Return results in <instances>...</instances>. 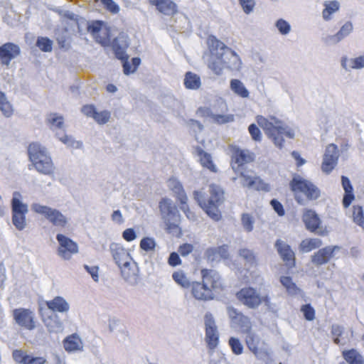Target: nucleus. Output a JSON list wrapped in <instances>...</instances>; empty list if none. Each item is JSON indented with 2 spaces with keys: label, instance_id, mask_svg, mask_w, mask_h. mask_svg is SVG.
Returning a JSON list of instances; mask_svg holds the SVG:
<instances>
[{
  "label": "nucleus",
  "instance_id": "obj_1",
  "mask_svg": "<svg viewBox=\"0 0 364 364\" xmlns=\"http://www.w3.org/2000/svg\"><path fill=\"white\" fill-rule=\"evenodd\" d=\"M206 43L210 53L208 67L215 75H220L224 69L240 70L242 61L233 50L213 35L208 36Z\"/></svg>",
  "mask_w": 364,
  "mask_h": 364
},
{
  "label": "nucleus",
  "instance_id": "obj_2",
  "mask_svg": "<svg viewBox=\"0 0 364 364\" xmlns=\"http://www.w3.org/2000/svg\"><path fill=\"white\" fill-rule=\"evenodd\" d=\"M256 120L267 136L280 149L283 146L284 136L289 139L294 136V132L282 120L274 116L265 117L258 115Z\"/></svg>",
  "mask_w": 364,
  "mask_h": 364
},
{
  "label": "nucleus",
  "instance_id": "obj_3",
  "mask_svg": "<svg viewBox=\"0 0 364 364\" xmlns=\"http://www.w3.org/2000/svg\"><path fill=\"white\" fill-rule=\"evenodd\" d=\"M48 309L52 312H48L44 308H39L38 312L41 319L49 332H57L62 328V323L59 321L55 312L64 313L69 310V304L61 296H55L53 299L46 301Z\"/></svg>",
  "mask_w": 364,
  "mask_h": 364
},
{
  "label": "nucleus",
  "instance_id": "obj_4",
  "mask_svg": "<svg viewBox=\"0 0 364 364\" xmlns=\"http://www.w3.org/2000/svg\"><path fill=\"white\" fill-rule=\"evenodd\" d=\"M209 192L210 196L206 199L201 191H195V199L210 218L215 221H218L221 219L218 207L224 200V192L215 183L209 186Z\"/></svg>",
  "mask_w": 364,
  "mask_h": 364
},
{
  "label": "nucleus",
  "instance_id": "obj_5",
  "mask_svg": "<svg viewBox=\"0 0 364 364\" xmlns=\"http://www.w3.org/2000/svg\"><path fill=\"white\" fill-rule=\"evenodd\" d=\"M255 160V154L247 149L235 147L232 149L231 166L235 172L240 175L243 182H262L256 177L253 171L246 170L244 166Z\"/></svg>",
  "mask_w": 364,
  "mask_h": 364
},
{
  "label": "nucleus",
  "instance_id": "obj_6",
  "mask_svg": "<svg viewBox=\"0 0 364 364\" xmlns=\"http://www.w3.org/2000/svg\"><path fill=\"white\" fill-rule=\"evenodd\" d=\"M232 311L235 314L233 318L239 322L241 333L245 335L244 341L247 348L257 355L262 351L265 342L252 330V323L247 316L234 309Z\"/></svg>",
  "mask_w": 364,
  "mask_h": 364
},
{
  "label": "nucleus",
  "instance_id": "obj_7",
  "mask_svg": "<svg viewBox=\"0 0 364 364\" xmlns=\"http://www.w3.org/2000/svg\"><path fill=\"white\" fill-rule=\"evenodd\" d=\"M28 155L35 168L45 175L53 174L55 166L46 149L40 144L33 142L28 147Z\"/></svg>",
  "mask_w": 364,
  "mask_h": 364
},
{
  "label": "nucleus",
  "instance_id": "obj_8",
  "mask_svg": "<svg viewBox=\"0 0 364 364\" xmlns=\"http://www.w3.org/2000/svg\"><path fill=\"white\" fill-rule=\"evenodd\" d=\"M159 208L166 224L167 232L181 236V230L179 227L180 214L176 205L171 200L162 198L159 202Z\"/></svg>",
  "mask_w": 364,
  "mask_h": 364
},
{
  "label": "nucleus",
  "instance_id": "obj_9",
  "mask_svg": "<svg viewBox=\"0 0 364 364\" xmlns=\"http://www.w3.org/2000/svg\"><path fill=\"white\" fill-rule=\"evenodd\" d=\"M237 299L245 306L250 309H257L262 304L270 305V297L266 294L262 296L257 290L252 287H245L237 291Z\"/></svg>",
  "mask_w": 364,
  "mask_h": 364
},
{
  "label": "nucleus",
  "instance_id": "obj_10",
  "mask_svg": "<svg viewBox=\"0 0 364 364\" xmlns=\"http://www.w3.org/2000/svg\"><path fill=\"white\" fill-rule=\"evenodd\" d=\"M32 209L36 213L43 215L54 227L62 230L68 225V218L57 209L37 203L32 205Z\"/></svg>",
  "mask_w": 364,
  "mask_h": 364
},
{
  "label": "nucleus",
  "instance_id": "obj_11",
  "mask_svg": "<svg viewBox=\"0 0 364 364\" xmlns=\"http://www.w3.org/2000/svg\"><path fill=\"white\" fill-rule=\"evenodd\" d=\"M200 275L201 279L210 290L213 298L215 297L216 294L223 292L225 289L224 281L217 271L203 268L200 270Z\"/></svg>",
  "mask_w": 364,
  "mask_h": 364
},
{
  "label": "nucleus",
  "instance_id": "obj_12",
  "mask_svg": "<svg viewBox=\"0 0 364 364\" xmlns=\"http://www.w3.org/2000/svg\"><path fill=\"white\" fill-rule=\"evenodd\" d=\"M19 193H14L11 200L12 223L17 230H22L26 225V215L28 213V207L21 201Z\"/></svg>",
  "mask_w": 364,
  "mask_h": 364
},
{
  "label": "nucleus",
  "instance_id": "obj_13",
  "mask_svg": "<svg viewBox=\"0 0 364 364\" xmlns=\"http://www.w3.org/2000/svg\"><path fill=\"white\" fill-rule=\"evenodd\" d=\"M12 316L16 323L23 329L33 331L37 327L38 320L34 311L30 309H15L12 311Z\"/></svg>",
  "mask_w": 364,
  "mask_h": 364
},
{
  "label": "nucleus",
  "instance_id": "obj_14",
  "mask_svg": "<svg viewBox=\"0 0 364 364\" xmlns=\"http://www.w3.org/2000/svg\"><path fill=\"white\" fill-rule=\"evenodd\" d=\"M296 200L304 204L305 199L315 200L318 198L320 191L314 183H290Z\"/></svg>",
  "mask_w": 364,
  "mask_h": 364
},
{
  "label": "nucleus",
  "instance_id": "obj_15",
  "mask_svg": "<svg viewBox=\"0 0 364 364\" xmlns=\"http://www.w3.org/2000/svg\"><path fill=\"white\" fill-rule=\"evenodd\" d=\"M56 240L59 244L58 254L63 259L68 260L78 252L77 244L68 237L59 233L56 235Z\"/></svg>",
  "mask_w": 364,
  "mask_h": 364
},
{
  "label": "nucleus",
  "instance_id": "obj_16",
  "mask_svg": "<svg viewBox=\"0 0 364 364\" xmlns=\"http://www.w3.org/2000/svg\"><path fill=\"white\" fill-rule=\"evenodd\" d=\"M102 26V21H94L87 26V31L92 35L96 42L106 47L111 43L110 33L108 28H103Z\"/></svg>",
  "mask_w": 364,
  "mask_h": 364
},
{
  "label": "nucleus",
  "instance_id": "obj_17",
  "mask_svg": "<svg viewBox=\"0 0 364 364\" xmlns=\"http://www.w3.org/2000/svg\"><path fill=\"white\" fill-rule=\"evenodd\" d=\"M339 157L338 146L334 144H328L323 155L321 169L326 173H329L337 165Z\"/></svg>",
  "mask_w": 364,
  "mask_h": 364
},
{
  "label": "nucleus",
  "instance_id": "obj_18",
  "mask_svg": "<svg viewBox=\"0 0 364 364\" xmlns=\"http://www.w3.org/2000/svg\"><path fill=\"white\" fill-rule=\"evenodd\" d=\"M205 339L208 346L214 349L218 344L219 337L214 318L211 314L207 313L205 315Z\"/></svg>",
  "mask_w": 364,
  "mask_h": 364
},
{
  "label": "nucleus",
  "instance_id": "obj_19",
  "mask_svg": "<svg viewBox=\"0 0 364 364\" xmlns=\"http://www.w3.org/2000/svg\"><path fill=\"white\" fill-rule=\"evenodd\" d=\"M21 53L20 47L14 43H5L0 46V63L2 65L9 66L12 60Z\"/></svg>",
  "mask_w": 364,
  "mask_h": 364
},
{
  "label": "nucleus",
  "instance_id": "obj_20",
  "mask_svg": "<svg viewBox=\"0 0 364 364\" xmlns=\"http://www.w3.org/2000/svg\"><path fill=\"white\" fill-rule=\"evenodd\" d=\"M275 247L286 266L289 268L294 267L296 265V257L291 247L281 240H277L276 241Z\"/></svg>",
  "mask_w": 364,
  "mask_h": 364
},
{
  "label": "nucleus",
  "instance_id": "obj_21",
  "mask_svg": "<svg viewBox=\"0 0 364 364\" xmlns=\"http://www.w3.org/2000/svg\"><path fill=\"white\" fill-rule=\"evenodd\" d=\"M338 246H327L319 249L311 257V262L316 266H321L328 263L333 257L334 252L338 250Z\"/></svg>",
  "mask_w": 364,
  "mask_h": 364
},
{
  "label": "nucleus",
  "instance_id": "obj_22",
  "mask_svg": "<svg viewBox=\"0 0 364 364\" xmlns=\"http://www.w3.org/2000/svg\"><path fill=\"white\" fill-rule=\"evenodd\" d=\"M190 288L192 296L196 300L206 301L214 299L210 290L206 287L202 279L201 282H192Z\"/></svg>",
  "mask_w": 364,
  "mask_h": 364
},
{
  "label": "nucleus",
  "instance_id": "obj_23",
  "mask_svg": "<svg viewBox=\"0 0 364 364\" xmlns=\"http://www.w3.org/2000/svg\"><path fill=\"white\" fill-rule=\"evenodd\" d=\"M12 358L18 364H45L46 363V359L44 357H36L18 349L13 350Z\"/></svg>",
  "mask_w": 364,
  "mask_h": 364
},
{
  "label": "nucleus",
  "instance_id": "obj_24",
  "mask_svg": "<svg viewBox=\"0 0 364 364\" xmlns=\"http://www.w3.org/2000/svg\"><path fill=\"white\" fill-rule=\"evenodd\" d=\"M149 2L165 16H173L178 12L177 4L172 0H149Z\"/></svg>",
  "mask_w": 364,
  "mask_h": 364
},
{
  "label": "nucleus",
  "instance_id": "obj_25",
  "mask_svg": "<svg viewBox=\"0 0 364 364\" xmlns=\"http://www.w3.org/2000/svg\"><path fill=\"white\" fill-rule=\"evenodd\" d=\"M82 112L87 117H92L100 124L107 123L110 118V113L107 110L97 112L92 105H86L82 107Z\"/></svg>",
  "mask_w": 364,
  "mask_h": 364
},
{
  "label": "nucleus",
  "instance_id": "obj_26",
  "mask_svg": "<svg viewBox=\"0 0 364 364\" xmlns=\"http://www.w3.org/2000/svg\"><path fill=\"white\" fill-rule=\"evenodd\" d=\"M303 221L307 230L315 232L321 225V220L314 210H305L303 215Z\"/></svg>",
  "mask_w": 364,
  "mask_h": 364
},
{
  "label": "nucleus",
  "instance_id": "obj_27",
  "mask_svg": "<svg viewBox=\"0 0 364 364\" xmlns=\"http://www.w3.org/2000/svg\"><path fill=\"white\" fill-rule=\"evenodd\" d=\"M207 259L210 261L227 259L229 257L228 246L223 245L216 247H211L206 250Z\"/></svg>",
  "mask_w": 364,
  "mask_h": 364
},
{
  "label": "nucleus",
  "instance_id": "obj_28",
  "mask_svg": "<svg viewBox=\"0 0 364 364\" xmlns=\"http://www.w3.org/2000/svg\"><path fill=\"white\" fill-rule=\"evenodd\" d=\"M196 153L199 157V162L203 168L208 169L213 173L218 172V168L213 163L212 156L210 154L205 152L200 147L196 148Z\"/></svg>",
  "mask_w": 364,
  "mask_h": 364
},
{
  "label": "nucleus",
  "instance_id": "obj_29",
  "mask_svg": "<svg viewBox=\"0 0 364 364\" xmlns=\"http://www.w3.org/2000/svg\"><path fill=\"white\" fill-rule=\"evenodd\" d=\"M111 252L115 262L119 267L122 265L127 264V262H129L130 260L132 259L129 253L122 247H115L112 248Z\"/></svg>",
  "mask_w": 364,
  "mask_h": 364
},
{
  "label": "nucleus",
  "instance_id": "obj_30",
  "mask_svg": "<svg viewBox=\"0 0 364 364\" xmlns=\"http://www.w3.org/2000/svg\"><path fill=\"white\" fill-rule=\"evenodd\" d=\"M63 346L68 352L76 351L82 350V343L80 338L76 333H73L64 339Z\"/></svg>",
  "mask_w": 364,
  "mask_h": 364
},
{
  "label": "nucleus",
  "instance_id": "obj_31",
  "mask_svg": "<svg viewBox=\"0 0 364 364\" xmlns=\"http://www.w3.org/2000/svg\"><path fill=\"white\" fill-rule=\"evenodd\" d=\"M353 26L351 22H346L340 28V30L335 34L328 36V40L333 43H338L344 38L348 36L353 31Z\"/></svg>",
  "mask_w": 364,
  "mask_h": 364
},
{
  "label": "nucleus",
  "instance_id": "obj_32",
  "mask_svg": "<svg viewBox=\"0 0 364 364\" xmlns=\"http://www.w3.org/2000/svg\"><path fill=\"white\" fill-rule=\"evenodd\" d=\"M184 86L188 90H198L201 85L200 77L196 73L191 71L185 74Z\"/></svg>",
  "mask_w": 364,
  "mask_h": 364
},
{
  "label": "nucleus",
  "instance_id": "obj_33",
  "mask_svg": "<svg viewBox=\"0 0 364 364\" xmlns=\"http://www.w3.org/2000/svg\"><path fill=\"white\" fill-rule=\"evenodd\" d=\"M342 355L348 364H364L363 357L354 348L343 350Z\"/></svg>",
  "mask_w": 364,
  "mask_h": 364
},
{
  "label": "nucleus",
  "instance_id": "obj_34",
  "mask_svg": "<svg viewBox=\"0 0 364 364\" xmlns=\"http://www.w3.org/2000/svg\"><path fill=\"white\" fill-rule=\"evenodd\" d=\"M120 269L122 275L126 280L135 278L138 274L136 264L132 259L127 262V264L122 265Z\"/></svg>",
  "mask_w": 364,
  "mask_h": 364
},
{
  "label": "nucleus",
  "instance_id": "obj_35",
  "mask_svg": "<svg viewBox=\"0 0 364 364\" xmlns=\"http://www.w3.org/2000/svg\"><path fill=\"white\" fill-rule=\"evenodd\" d=\"M324 9L322 11V16L324 20L329 21L331 15L340 9V4L338 1H326L323 4Z\"/></svg>",
  "mask_w": 364,
  "mask_h": 364
},
{
  "label": "nucleus",
  "instance_id": "obj_36",
  "mask_svg": "<svg viewBox=\"0 0 364 364\" xmlns=\"http://www.w3.org/2000/svg\"><path fill=\"white\" fill-rule=\"evenodd\" d=\"M172 278L178 285L183 289L190 288L192 284L187 274L181 269L175 271L172 274Z\"/></svg>",
  "mask_w": 364,
  "mask_h": 364
},
{
  "label": "nucleus",
  "instance_id": "obj_37",
  "mask_svg": "<svg viewBox=\"0 0 364 364\" xmlns=\"http://www.w3.org/2000/svg\"><path fill=\"white\" fill-rule=\"evenodd\" d=\"M230 87L231 90L237 96L242 98H247L249 97V91L247 90L244 84L240 80H231Z\"/></svg>",
  "mask_w": 364,
  "mask_h": 364
},
{
  "label": "nucleus",
  "instance_id": "obj_38",
  "mask_svg": "<svg viewBox=\"0 0 364 364\" xmlns=\"http://www.w3.org/2000/svg\"><path fill=\"white\" fill-rule=\"evenodd\" d=\"M321 245L322 241L318 238H306L301 242L299 249L301 252H309Z\"/></svg>",
  "mask_w": 364,
  "mask_h": 364
},
{
  "label": "nucleus",
  "instance_id": "obj_39",
  "mask_svg": "<svg viewBox=\"0 0 364 364\" xmlns=\"http://www.w3.org/2000/svg\"><path fill=\"white\" fill-rule=\"evenodd\" d=\"M351 218L354 223L364 229V210L361 205H354L352 207Z\"/></svg>",
  "mask_w": 364,
  "mask_h": 364
},
{
  "label": "nucleus",
  "instance_id": "obj_40",
  "mask_svg": "<svg viewBox=\"0 0 364 364\" xmlns=\"http://www.w3.org/2000/svg\"><path fill=\"white\" fill-rule=\"evenodd\" d=\"M344 189V195L343 198V205L345 208H348L352 202L355 200L353 188L351 183H342Z\"/></svg>",
  "mask_w": 364,
  "mask_h": 364
},
{
  "label": "nucleus",
  "instance_id": "obj_41",
  "mask_svg": "<svg viewBox=\"0 0 364 364\" xmlns=\"http://www.w3.org/2000/svg\"><path fill=\"white\" fill-rule=\"evenodd\" d=\"M281 284L285 287L287 291L291 294H296L299 292V289L292 281L291 277L282 276L280 278Z\"/></svg>",
  "mask_w": 364,
  "mask_h": 364
},
{
  "label": "nucleus",
  "instance_id": "obj_42",
  "mask_svg": "<svg viewBox=\"0 0 364 364\" xmlns=\"http://www.w3.org/2000/svg\"><path fill=\"white\" fill-rule=\"evenodd\" d=\"M128 59L129 58H126L122 60L123 71L125 75H129L130 73L135 72L141 63V59L139 58H133L132 59L133 66H132L129 63Z\"/></svg>",
  "mask_w": 364,
  "mask_h": 364
},
{
  "label": "nucleus",
  "instance_id": "obj_43",
  "mask_svg": "<svg viewBox=\"0 0 364 364\" xmlns=\"http://www.w3.org/2000/svg\"><path fill=\"white\" fill-rule=\"evenodd\" d=\"M0 109L6 117H10L13 114L12 106L2 92H0Z\"/></svg>",
  "mask_w": 364,
  "mask_h": 364
},
{
  "label": "nucleus",
  "instance_id": "obj_44",
  "mask_svg": "<svg viewBox=\"0 0 364 364\" xmlns=\"http://www.w3.org/2000/svg\"><path fill=\"white\" fill-rule=\"evenodd\" d=\"M112 47L117 59L122 61L126 58H129V55L126 53L124 48L119 44L118 38L113 40Z\"/></svg>",
  "mask_w": 364,
  "mask_h": 364
},
{
  "label": "nucleus",
  "instance_id": "obj_45",
  "mask_svg": "<svg viewBox=\"0 0 364 364\" xmlns=\"http://www.w3.org/2000/svg\"><path fill=\"white\" fill-rule=\"evenodd\" d=\"M36 46L43 52H50L52 50L53 43L48 38L39 37L37 39Z\"/></svg>",
  "mask_w": 364,
  "mask_h": 364
},
{
  "label": "nucleus",
  "instance_id": "obj_46",
  "mask_svg": "<svg viewBox=\"0 0 364 364\" xmlns=\"http://www.w3.org/2000/svg\"><path fill=\"white\" fill-rule=\"evenodd\" d=\"M228 344L235 355H240L243 352V346L240 340L235 337L229 339Z\"/></svg>",
  "mask_w": 364,
  "mask_h": 364
},
{
  "label": "nucleus",
  "instance_id": "obj_47",
  "mask_svg": "<svg viewBox=\"0 0 364 364\" xmlns=\"http://www.w3.org/2000/svg\"><path fill=\"white\" fill-rule=\"evenodd\" d=\"M301 311L306 321H311L315 318L316 311L311 304H304L301 306Z\"/></svg>",
  "mask_w": 364,
  "mask_h": 364
},
{
  "label": "nucleus",
  "instance_id": "obj_48",
  "mask_svg": "<svg viewBox=\"0 0 364 364\" xmlns=\"http://www.w3.org/2000/svg\"><path fill=\"white\" fill-rule=\"evenodd\" d=\"M48 122L51 127L61 128L63 125L64 119L62 116L51 113L48 117Z\"/></svg>",
  "mask_w": 364,
  "mask_h": 364
},
{
  "label": "nucleus",
  "instance_id": "obj_49",
  "mask_svg": "<svg viewBox=\"0 0 364 364\" xmlns=\"http://www.w3.org/2000/svg\"><path fill=\"white\" fill-rule=\"evenodd\" d=\"M343 333V328L339 325H333L331 326V334L334 343L339 345L341 343V337Z\"/></svg>",
  "mask_w": 364,
  "mask_h": 364
},
{
  "label": "nucleus",
  "instance_id": "obj_50",
  "mask_svg": "<svg viewBox=\"0 0 364 364\" xmlns=\"http://www.w3.org/2000/svg\"><path fill=\"white\" fill-rule=\"evenodd\" d=\"M156 247V242L151 237H144L140 242V248L144 251L149 252L154 250Z\"/></svg>",
  "mask_w": 364,
  "mask_h": 364
},
{
  "label": "nucleus",
  "instance_id": "obj_51",
  "mask_svg": "<svg viewBox=\"0 0 364 364\" xmlns=\"http://www.w3.org/2000/svg\"><path fill=\"white\" fill-rule=\"evenodd\" d=\"M241 220L245 230L251 232L253 229V218L248 213H243L241 217Z\"/></svg>",
  "mask_w": 364,
  "mask_h": 364
},
{
  "label": "nucleus",
  "instance_id": "obj_52",
  "mask_svg": "<svg viewBox=\"0 0 364 364\" xmlns=\"http://www.w3.org/2000/svg\"><path fill=\"white\" fill-rule=\"evenodd\" d=\"M243 11L246 14H249L253 11L256 5L255 0H238Z\"/></svg>",
  "mask_w": 364,
  "mask_h": 364
},
{
  "label": "nucleus",
  "instance_id": "obj_53",
  "mask_svg": "<svg viewBox=\"0 0 364 364\" xmlns=\"http://www.w3.org/2000/svg\"><path fill=\"white\" fill-rule=\"evenodd\" d=\"M105 9L113 14H118L119 6L113 0H100Z\"/></svg>",
  "mask_w": 364,
  "mask_h": 364
},
{
  "label": "nucleus",
  "instance_id": "obj_54",
  "mask_svg": "<svg viewBox=\"0 0 364 364\" xmlns=\"http://www.w3.org/2000/svg\"><path fill=\"white\" fill-rule=\"evenodd\" d=\"M212 119L215 122L221 124L232 122L234 120V115L213 114Z\"/></svg>",
  "mask_w": 364,
  "mask_h": 364
},
{
  "label": "nucleus",
  "instance_id": "obj_55",
  "mask_svg": "<svg viewBox=\"0 0 364 364\" xmlns=\"http://www.w3.org/2000/svg\"><path fill=\"white\" fill-rule=\"evenodd\" d=\"M276 27L282 35L287 34L291 29L289 23L282 18L279 19L276 22Z\"/></svg>",
  "mask_w": 364,
  "mask_h": 364
},
{
  "label": "nucleus",
  "instance_id": "obj_56",
  "mask_svg": "<svg viewBox=\"0 0 364 364\" xmlns=\"http://www.w3.org/2000/svg\"><path fill=\"white\" fill-rule=\"evenodd\" d=\"M248 131L253 140L256 141H260L262 140L261 132L255 124H251L249 126Z\"/></svg>",
  "mask_w": 364,
  "mask_h": 364
},
{
  "label": "nucleus",
  "instance_id": "obj_57",
  "mask_svg": "<svg viewBox=\"0 0 364 364\" xmlns=\"http://www.w3.org/2000/svg\"><path fill=\"white\" fill-rule=\"evenodd\" d=\"M350 67L352 69H360L364 68V55L351 59Z\"/></svg>",
  "mask_w": 364,
  "mask_h": 364
},
{
  "label": "nucleus",
  "instance_id": "obj_58",
  "mask_svg": "<svg viewBox=\"0 0 364 364\" xmlns=\"http://www.w3.org/2000/svg\"><path fill=\"white\" fill-rule=\"evenodd\" d=\"M271 205L272 206L274 211L279 216H284L285 214V211L283 207V205L276 199H273L270 202Z\"/></svg>",
  "mask_w": 364,
  "mask_h": 364
},
{
  "label": "nucleus",
  "instance_id": "obj_59",
  "mask_svg": "<svg viewBox=\"0 0 364 364\" xmlns=\"http://www.w3.org/2000/svg\"><path fill=\"white\" fill-rule=\"evenodd\" d=\"M239 255L240 257L244 258L245 260L250 262H254L255 259L252 252L248 249L244 248V249L240 250Z\"/></svg>",
  "mask_w": 364,
  "mask_h": 364
},
{
  "label": "nucleus",
  "instance_id": "obj_60",
  "mask_svg": "<svg viewBox=\"0 0 364 364\" xmlns=\"http://www.w3.org/2000/svg\"><path fill=\"white\" fill-rule=\"evenodd\" d=\"M84 268L91 275L92 278L95 282H97L99 280V267L97 266L90 267L85 264L84 265Z\"/></svg>",
  "mask_w": 364,
  "mask_h": 364
},
{
  "label": "nucleus",
  "instance_id": "obj_61",
  "mask_svg": "<svg viewBox=\"0 0 364 364\" xmlns=\"http://www.w3.org/2000/svg\"><path fill=\"white\" fill-rule=\"evenodd\" d=\"M168 263L171 267H176L181 264V259L176 252H171L168 257Z\"/></svg>",
  "mask_w": 364,
  "mask_h": 364
},
{
  "label": "nucleus",
  "instance_id": "obj_62",
  "mask_svg": "<svg viewBox=\"0 0 364 364\" xmlns=\"http://www.w3.org/2000/svg\"><path fill=\"white\" fill-rule=\"evenodd\" d=\"M196 114L200 117H210L212 118L213 113L209 107H200L196 111Z\"/></svg>",
  "mask_w": 364,
  "mask_h": 364
},
{
  "label": "nucleus",
  "instance_id": "obj_63",
  "mask_svg": "<svg viewBox=\"0 0 364 364\" xmlns=\"http://www.w3.org/2000/svg\"><path fill=\"white\" fill-rule=\"evenodd\" d=\"M193 250V246L191 244L184 243L180 245L178 252L182 256H186L190 254Z\"/></svg>",
  "mask_w": 364,
  "mask_h": 364
},
{
  "label": "nucleus",
  "instance_id": "obj_64",
  "mask_svg": "<svg viewBox=\"0 0 364 364\" xmlns=\"http://www.w3.org/2000/svg\"><path fill=\"white\" fill-rule=\"evenodd\" d=\"M122 237L126 241L131 242L136 238V235L132 228H127L123 232Z\"/></svg>",
  "mask_w": 364,
  "mask_h": 364
}]
</instances>
